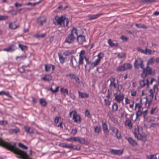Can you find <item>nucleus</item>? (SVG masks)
Returning <instances> with one entry per match:
<instances>
[{"label": "nucleus", "mask_w": 159, "mask_h": 159, "mask_svg": "<svg viewBox=\"0 0 159 159\" xmlns=\"http://www.w3.org/2000/svg\"><path fill=\"white\" fill-rule=\"evenodd\" d=\"M157 154L151 155L148 157V159H157Z\"/></svg>", "instance_id": "603ef678"}, {"label": "nucleus", "mask_w": 159, "mask_h": 159, "mask_svg": "<svg viewBox=\"0 0 159 159\" xmlns=\"http://www.w3.org/2000/svg\"><path fill=\"white\" fill-rule=\"evenodd\" d=\"M137 49L138 51L143 53H147V49L146 48L145 50H143L141 48H138Z\"/></svg>", "instance_id": "c03bdc74"}, {"label": "nucleus", "mask_w": 159, "mask_h": 159, "mask_svg": "<svg viewBox=\"0 0 159 159\" xmlns=\"http://www.w3.org/2000/svg\"><path fill=\"white\" fill-rule=\"evenodd\" d=\"M85 57H79V65H82L83 64V60Z\"/></svg>", "instance_id": "de8ad7c7"}, {"label": "nucleus", "mask_w": 159, "mask_h": 159, "mask_svg": "<svg viewBox=\"0 0 159 159\" xmlns=\"http://www.w3.org/2000/svg\"><path fill=\"white\" fill-rule=\"evenodd\" d=\"M24 129L27 133L31 134L34 132V130L32 128L30 127L25 126Z\"/></svg>", "instance_id": "393cba45"}, {"label": "nucleus", "mask_w": 159, "mask_h": 159, "mask_svg": "<svg viewBox=\"0 0 159 159\" xmlns=\"http://www.w3.org/2000/svg\"><path fill=\"white\" fill-rule=\"evenodd\" d=\"M153 92L157 94L158 92V88L157 85H154L153 87Z\"/></svg>", "instance_id": "79ce46f5"}, {"label": "nucleus", "mask_w": 159, "mask_h": 159, "mask_svg": "<svg viewBox=\"0 0 159 159\" xmlns=\"http://www.w3.org/2000/svg\"><path fill=\"white\" fill-rule=\"evenodd\" d=\"M118 106L116 103H114L112 106V110L113 111L116 112L118 110Z\"/></svg>", "instance_id": "7c9ffc66"}, {"label": "nucleus", "mask_w": 159, "mask_h": 159, "mask_svg": "<svg viewBox=\"0 0 159 159\" xmlns=\"http://www.w3.org/2000/svg\"><path fill=\"white\" fill-rule=\"evenodd\" d=\"M114 96L115 97V100L119 103L123 100L124 98V94L121 93H120L118 95L116 93H115Z\"/></svg>", "instance_id": "0eeeda50"}, {"label": "nucleus", "mask_w": 159, "mask_h": 159, "mask_svg": "<svg viewBox=\"0 0 159 159\" xmlns=\"http://www.w3.org/2000/svg\"><path fill=\"white\" fill-rule=\"evenodd\" d=\"M76 35H78L77 30L73 27L70 33L66 37L64 42L69 44L72 43L75 39Z\"/></svg>", "instance_id": "f257e3e1"}, {"label": "nucleus", "mask_w": 159, "mask_h": 159, "mask_svg": "<svg viewBox=\"0 0 159 159\" xmlns=\"http://www.w3.org/2000/svg\"><path fill=\"white\" fill-rule=\"evenodd\" d=\"M44 67L45 70L46 72L49 71L51 68H52V70H54L55 69V66L52 65H44Z\"/></svg>", "instance_id": "dca6fc26"}, {"label": "nucleus", "mask_w": 159, "mask_h": 159, "mask_svg": "<svg viewBox=\"0 0 159 159\" xmlns=\"http://www.w3.org/2000/svg\"><path fill=\"white\" fill-rule=\"evenodd\" d=\"M58 56L60 62L61 63H63L65 61V58L64 57L62 56L61 54H59Z\"/></svg>", "instance_id": "473e14b6"}, {"label": "nucleus", "mask_w": 159, "mask_h": 159, "mask_svg": "<svg viewBox=\"0 0 159 159\" xmlns=\"http://www.w3.org/2000/svg\"><path fill=\"white\" fill-rule=\"evenodd\" d=\"M135 26L138 28L143 29H147V28L146 26L142 24H136Z\"/></svg>", "instance_id": "c9c22d12"}, {"label": "nucleus", "mask_w": 159, "mask_h": 159, "mask_svg": "<svg viewBox=\"0 0 159 159\" xmlns=\"http://www.w3.org/2000/svg\"><path fill=\"white\" fill-rule=\"evenodd\" d=\"M127 140L129 144L132 146H135L138 145L137 142L130 137L128 138Z\"/></svg>", "instance_id": "f3484780"}, {"label": "nucleus", "mask_w": 159, "mask_h": 159, "mask_svg": "<svg viewBox=\"0 0 159 159\" xmlns=\"http://www.w3.org/2000/svg\"><path fill=\"white\" fill-rule=\"evenodd\" d=\"M143 70V72L141 73V76L143 78L146 77L148 75H150L152 73V69L151 67L147 66L146 68L142 69Z\"/></svg>", "instance_id": "7ed1b4c3"}, {"label": "nucleus", "mask_w": 159, "mask_h": 159, "mask_svg": "<svg viewBox=\"0 0 159 159\" xmlns=\"http://www.w3.org/2000/svg\"><path fill=\"white\" fill-rule=\"evenodd\" d=\"M77 137H71L70 138L66 139V140L67 141H77Z\"/></svg>", "instance_id": "3c124183"}, {"label": "nucleus", "mask_w": 159, "mask_h": 159, "mask_svg": "<svg viewBox=\"0 0 159 159\" xmlns=\"http://www.w3.org/2000/svg\"><path fill=\"white\" fill-rule=\"evenodd\" d=\"M7 121L4 120H2L0 121V125L5 126L7 124Z\"/></svg>", "instance_id": "6e6d98bb"}, {"label": "nucleus", "mask_w": 159, "mask_h": 159, "mask_svg": "<svg viewBox=\"0 0 159 159\" xmlns=\"http://www.w3.org/2000/svg\"><path fill=\"white\" fill-rule=\"evenodd\" d=\"M77 64V62L76 58L74 57H72L71 59V62L70 64H71V66L73 68H75V65Z\"/></svg>", "instance_id": "a878e982"}, {"label": "nucleus", "mask_w": 159, "mask_h": 159, "mask_svg": "<svg viewBox=\"0 0 159 159\" xmlns=\"http://www.w3.org/2000/svg\"><path fill=\"white\" fill-rule=\"evenodd\" d=\"M46 22V19L44 17H40L37 19V23L40 25H43V24Z\"/></svg>", "instance_id": "9b49d317"}, {"label": "nucleus", "mask_w": 159, "mask_h": 159, "mask_svg": "<svg viewBox=\"0 0 159 159\" xmlns=\"http://www.w3.org/2000/svg\"><path fill=\"white\" fill-rule=\"evenodd\" d=\"M0 95H5L7 97H11V96L10 95L9 92H5L4 91L0 92Z\"/></svg>", "instance_id": "72a5a7b5"}, {"label": "nucleus", "mask_w": 159, "mask_h": 159, "mask_svg": "<svg viewBox=\"0 0 159 159\" xmlns=\"http://www.w3.org/2000/svg\"><path fill=\"white\" fill-rule=\"evenodd\" d=\"M46 35V34H38L36 35L35 37L37 38H43Z\"/></svg>", "instance_id": "e2e57ef3"}, {"label": "nucleus", "mask_w": 159, "mask_h": 159, "mask_svg": "<svg viewBox=\"0 0 159 159\" xmlns=\"http://www.w3.org/2000/svg\"><path fill=\"white\" fill-rule=\"evenodd\" d=\"M78 92L79 97L81 98H86L89 97V95L85 92H80V91H79Z\"/></svg>", "instance_id": "2eb2a0df"}, {"label": "nucleus", "mask_w": 159, "mask_h": 159, "mask_svg": "<svg viewBox=\"0 0 159 159\" xmlns=\"http://www.w3.org/2000/svg\"><path fill=\"white\" fill-rule=\"evenodd\" d=\"M101 131L100 127L99 126H96L94 128V132L96 133L99 134Z\"/></svg>", "instance_id": "58836bf2"}, {"label": "nucleus", "mask_w": 159, "mask_h": 159, "mask_svg": "<svg viewBox=\"0 0 159 159\" xmlns=\"http://www.w3.org/2000/svg\"><path fill=\"white\" fill-rule=\"evenodd\" d=\"M153 91L152 89H151L149 91L150 94H149V96L151 97L152 98H153L154 96Z\"/></svg>", "instance_id": "5fc2aeb1"}, {"label": "nucleus", "mask_w": 159, "mask_h": 159, "mask_svg": "<svg viewBox=\"0 0 159 159\" xmlns=\"http://www.w3.org/2000/svg\"><path fill=\"white\" fill-rule=\"evenodd\" d=\"M66 76L70 77L71 79H74L75 75V74H67Z\"/></svg>", "instance_id": "69168bd1"}, {"label": "nucleus", "mask_w": 159, "mask_h": 159, "mask_svg": "<svg viewBox=\"0 0 159 159\" xmlns=\"http://www.w3.org/2000/svg\"><path fill=\"white\" fill-rule=\"evenodd\" d=\"M110 152L114 154L121 155L123 153V151L122 150H114L111 149L109 150Z\"/></svg>", "instance_id": "9d476101"}, {"label": "nucleus", "mask_w": 159, "mask_h": 159, "mask_svg": "<svg viewBox=\"0 0 159 159\" xmlns=\"http://www.w3.org/2000/svg\"><path fill=\"white\" fill-rule=\"evenodd\" d=\"M18 145L19 147L23 149H28V148L27 147L25 146L23 144L21 143H19Z\"/></svg>", "instance_id": "09e8293b"}, {"label": "nucleus", "mask_w": 159, "mask_h": 159, "mask_svg": "<svg viewBox=\"0 0 159 159\" xmlns=\"http://www.w3.org/2000/svg\"><path fill=\"white\" fill-rule=\"evenodd\" d=\"M103 14L101 13L96 15H89L88 16V19L89 20H91L93 19H95L98 18L99 16Z\"/></svg>", "instance_id": "aec40b11"}, {"label": "nucleus", "mask_w": 159, "mask_h": 159, "mask_svg": "<svg viewBox=\"0 0 159 159\" xmlns=\"http://www.w3.org/2000/svg\"><path fill=\"white\" fill-rule=\"evenodd\" d=\"M154 62V58L153 57L149 59L148 63H147V66H148L149 64H151L153 63Z\"/></svg>", "instance_id": "a19ab883"}, {"label": "nucleus", "mask_w": 159, "mask_h": 159, "mask_svg": "<svg viewBox=\"0 0 159 159\" xmlns=\"http://www.w3.org/2000/svg\"><path fill=\"white\" fill-rule=\"evenodd\" d=\"M9 131L10 134H16L17 133L19 132H20V130L16 128L15 129H10L9 130Z\"/></svg>", "instance_id": "c756f323"}, {"label": "nucleus", "mask_w": 159, "mask_h": 159, "mask_svg": "<svg viewBox=\"0 0 159 159\" xmlns=\"http://www.w3.org/2000/svg\"><path fill=\"white\" fill-rule=\"evenodd\" d=\"M136 117L137 118L139 116H142V112L140 110H139L136 113Z\"/></svg>", "instance_id": "680f3d73"}, {"label": "nucleus", "mask_w": 159, "mask_h": 159, "mask_svg": "<svg viewBox=\"0 0 159 159\" xmlns=\"http://www.w3.org/2000/svg\"><path fill=\"white\" fill-rule=\"evenodd\" d=\"M115 134L116 137L118 139H120L121 138V134L119 132L118 130H116V132Z\"/></svg>", "instance_id": "49530a36"}, {"label": "nucleus", "mask_w": 159, "mask_h": 159, "mask_svg": "<svg viewBox=\"0 0 159 159\" xmlns=\"http://www.w3.org/2000/svg\"><path fill=\"white\" fill-rule=\"evenodd\" d=\"M140 84L142 87H143L146 85L148 86L149 83L148 81V79H146V80L144 79L140 81Z\"/></svg>", "instance_id": "ddd939ff"}, {"label": "nucleus", "mask_w": 159, "mask_h": 159, "mask_svg": "<svg viewBox=\"0 0 159 159\" xmlns=\"http://www.w3.org/2000/svg\"><path fill=\"white\" fill-rule=\"evenodd\" d=\"M41 0H39V1H38V2H34V3L29 2L28 3H26V4L27 5H28V6L31 5V6H35L36 5L39 4L40 2H41Z\"/></svg>", "instance_id": "e433bc0d"}, {"label": "nucleus", "mask_w": 159, "mask_h": 159, "mask_svg": "<svg viewBox=\"0 0 159 159\" xmlns=\"http://www.w3.org/2000/svg\"><path fill=\"white\" fill-rule=\"evenodd\" d=\"M9 27L11 29H15L18 27V26L16 24V22L9 24Z\"/></svg>", "instance_id": "b1692460"}, {"label": "nucleus", "mask_w": 159, "mask_h": 159, "mask_svg": "<svg viewBox=\"0 0 159 159\" xmlns=\"http://www.w3.org/2000/svg\"><path fill=\"white\" fill-rule=\"evenodd\" d=\"M73 115L72 119L76 123H80L81 122V119L80 116L77 115V112L75 111H73L70 113V116L71 117L72 115Z\"/></svg>", "instance_id": "39448f33"}, {"label": "nucleus", "mask_w": 159, "mask_h": 159, "mask_svg": "<svg viewBox=\"0 0 159 159\" xmlns=\"http://www.w3.org/2000/svg\"><path fill=\"white\" fill-rule=\"evenodd\" d=\"M152 2V0H141L140 1L141 3L144 4L145 3H149Z\"/></svg>", "instance_id": "864d4df0"}, {"label": "nucleus", "mask_w": 159, "mask_h": 159, "mask_svg": "<svg viewBox=\"0 0 159 159\" xmlns=\"http://www.w3.org/2000/svg\"><path fill=\"white\" fill-rule=\"evenodd\" d=\"M125 126H127L129 128L131 129L132 128L133 126V124L132 122L129 119H127L125 122Z\"/></svg>", "instance_id": "6ab92c4d"}, {"label": "nucleus", "mask_w": 159, "mask_h": 159, "mask_svg": "<svg viewBox=\"0 0 159 159\" xmlns=\"http://www.w3.org/2000/svg\"><path fill=\"white\" fill-rule=\"evenodd\" d=\"M136 132L138 134H140L143 132V128L142 127L137 126L135 128Z\"/></svg>", "instance_id": "bb28decb"}, {"label": "nucleus", "mask_w": 159, "mask_h": 159, "mask_svg": "<svg viewBox=\"0 0 159 159\" xmlns=\"http://www.w3.org/2000/svg\"><path fill=\"white\" fill-rule=\"evenodd\" d=\"M60 91L61 92L64 93H65L67 95L68 94V91L67 89H65L63 88H62L60 89Z\"/></svg>", "instance_id": "4c0bfd02"}, {"label": "nucleus", "mask_w": 159, "mask_h": 159, "mask_svg": "<svg viewBox=\"0 0 159 159\" xmlns=\"http://www.w3.org/2000/svg\"><path fill=\"white\" fill-rule=\"evenodd\" d=\"M108 43L109 45L111 47H116L118 45L117 43H113L111 39H109L108 41Z\"/></svg>", "instance_id": "c85d7f7f"}, {"label": "nucleus", "mask_w": 159, "mask_h": 159, "mask_svg": "<svg viewBox=\"0 0 159 159\" xmlns=\"http://www.w3.org/2000/svg\"><path fill=\"white\" fill-rule=\"evenodd\" d=\"M134 134L135 137L139 140H141L146 136L145 134L143 132L139 135L136 133H134Z\"/></svg>", "instance_id": "f8f14e48"}, {"label": "nucleus", "mask_w": 159, "mask_h": 159, "mask_svg": "<svg viewBox=\"0 0 159 159\" xmlns=\"http://www.w3.org/2000/svg\"><path fill=\"white\" fill-rule=\"evenodd\" d=\"M77 129L76 128H75V129H73L71 130L70 134L72 135H74L77 133Z\"/></svg>", "instance_id": "13d9d810"}, {"label": "nucleus", "mask_w": 159, "mask_h": 159, "mask_svg": "<svg viewBox=\"0 0 159 159\" xmlns=\"http://www.w3.org/2000/svg\"><path fill=\"white\" fill-rule=\"evenodd\" d=\"M85 53V50L81 51L80 53V57H85V56H84Z\"/></svg>", "instance_id": "bf43d9fd"}, {"label": "nucleus", "mask_w": 159, "mask_h": 159, "mask_svg": "<svg viewBox=\"0 0 159 159\" xmlns=\"http://www.w3.org/2000/svg\"><path fill=\"white\" fill-rule=\"evenodd\" d=\"M109 80L110 81V84L109 85L110 89L108 90H110L112 92L116 88V83H115V78L114 77L111 76Z\"/></svg>", "instance_id": "423d86ee"}, {"label": "nucleus", "mask_w": 159, "mask_h": 159, "mask_svg": "<svg viewBox=\"0 0 159 159\" xmlns=\"http://www.w3.org/2000/svg\"><path fill=\"white\" fill-rule=\"evenodd\" d=\"M132 68V66L130 64L125 63L117 67L116 69V70L117 72L124 71L131 69Z\"/></svg>", "instance_id": "f03ea898"}, {"label": "nucleus", "mask_w": 159, "mask_h": 159, "mask_svg": "<svg viewBox=\"0 0 159 159\" xmlns=\"http://www.w3.org/2000/svg\"><path fill=\"white\" fill-rule=\"evenodd\" d=\"M85 115L89 118H90L91 117V116L90 113L87 110H86L85 111Z\"/></svg>", "instance_id": "338daca9"}, {"label": "nucleus", "mask_w": 159, "mask_h": 159, "mask_svg": "<svg viewBox=\"0 0 159 159\" xmlns=\"http://www.w3.org/2000/svg\"><path fill=\"white\" fill-rule=\"evenodd\" d=\"M117 57L120 58H124L125 57V53L121 52L119 53L117 55Z\"/></svg>", "instance_id": "8fccbe9b"}, {"label": "nucleus", "mask_w": 159, "mask_h": 159, "mask_svg": "<svg viewBox=\"0 0 159 159\" xmlns=\"http://www.w3.org/2000/svg\"><path fill=\"white\" fill-rule=\"evenodd\" d=\"M74 52V51L73 50H66L63 53V54L66 56H68L73 54Z\"/></svg>", "instance_id": "cd10ccee"}, {"label": "nucleus", "mask_w": 159, "mask_h": 159, "mask_svg": "<svg viewBox=\"0 0 159 159\" xmlns=\"http://www.w3.org/2000/svg\"><path fill=\"white\" fill-rule=\"evenodd\" d=\"M143 60L142 59L138 57L134 62V66L135 68L139 69V67L142 69L144 68V64H143Z\"/></svg>", "instance_id": "20e7f679"}, {"label": "nucleus", "mask_w": 159, "mask_h": 159, "mask_svg": "<svg viewBox=\"0 0 159 159\" xmlns=\"http://www.w3.org/2000/svg\"><path fill=\"white\" fill-rule=\"evenodd\" d=\"M143 100L144 101V102L145 103V105H146L147 104V102H148L147 98H144L143 99H140V102L141 104H143V103H142V100Z\"/></svg>", "instance_id": "0e129e2a"}, {"label": "nucleus", "mask_w": 159, "mask_h": 159, "mask_svg": "<svg viewBox=\"0 0 159 159\" xmlns=\"http://www.w3.org/2000/svg\"><path fill=\"white\" fill-rule=\"evenodd\" d=\"M104 101L105 102V105L109 106L111 104V102L110 101L107 100L106 99H104Z\"/></svg>", "instance_id": "052dcab7"}, {"label": "nucleus", "mask_w": 159, "mask_h": 159, "mask_svg": "<svg viewBox=\"0 0 159 159\" xmlns=\"http://www.w3.org/2000/svg\"><path fill=\"white\" fill-rule=\"evenodd\" d=\"M98 58L97 59L100 61L101 59L104 56L103 53L102 52L99 53L97 56Z\"/></svg>", "instance_id": "37998d69"}, {"label": "nucleus", "mask_w": 159, "mask_h": 159, "mask_svg": "<svg viewBox=\"0 0 159 159\" xmlns=\"http://www.w3.org/2000/svg\"><path fill=\"white\" fill-rule=\"evenodd\" d=\"M77 36V40L78 43L80 44H82L84 42L86 41L85 37L81 35H76Z\"/></svg>", "instance_id": "6e6552de"}, {"label": "nucleus", "mask_w": 159, "mask_h": 159, "mask_svg": "<svg viewBox=\"0 0 159 159\" xmlns=\"http://www.w3.org/2000/svg\"><path fill=\"white\" fill-rule=\"evenodd\" d=\"M15 49V46L14 45H11L8 48L3 49V50L8 52H11L14 51Z\"/></svg>", "instance_id": "4468645a"}, {"label": "nucleus", "mask_w": 159, "mask_h": 159, "mask_svg": "<svg viewBox=\"0 0 159 159\" xmlns=\"http://www.w3.org/2000/svg\"><path fill=\"white\" fill-rule=\"evenodd\" d=\"M102 126L104 132L105 133H108L109 131L108 130L107 125L106 123L102 121Z\"/></svg>", "instance_id": "a211bd4d"}, {"label": "nucleus", "mask_w": 159, "mask_h": 159, "mask_svg": "<svg viewBox=\"0 0 159 159\" xmlns=\"http://www.w3.org/2000/svg\"><path fill=\"white\" fill-rule=\"evenodd\" d=\"M68 19L67 18L63 17L62 21V25L61 26H66L68 25Z\"/></svg>", "instance_id": "412c9836"}, {"label": "nucleus", "mask_w": 159, "mask_h": 159, "mask_svg": "<svg viewBox=\"0 0 159 159\" xmlns=\"http://www.w3.org/2000/svg\"><path fill=\"white\" fill-rule=\"evenodd\" d=\"M8 18V16L6 15L0 16V21L5 20Z\"/></svg>", "instance_id": "a18cd8bd"}, {"label": "nucleus", "mask_w": 159, "mask_h": 159, "mask_svg": "<svg viewBox=\"0 0 159 159\" xmlns=\"http://www.w3.org/2000/svg\"><path fill=\"white\" fill-rule=\"evenodd\" d=\"M42 79L45 81H49L52 80V77L50 75H47L42 77Z\"/></svg>", "instance_id": "4be33fe9"}, {"label": "nucleus", "mask_w": 159, "mask_h": 159, "mask_svg": "<svg viewBox=\"0 0 159 159\" xmlns=\"http://www.w3.org/2000/svg\"><path fill=\"white\" fill-rule=\"evenodd\" d=\"M77 141H78L81 144H84L85 143V139L82 138H80L78 137H77Z\"/></svg>", "instance_id": "f704fd0d"}, {"label": "nucleus", "mask_w": 159, "mask_h": 159, "mask_svg": "<svg viewBox=\"0 0 159 159\" xmlns=\"http://www.w3.org/2000/svg\"><path fill=\"white\" fill-rule=\"evenodd\" d=\"M59 87H57L55 89V90L53 89L52 87H51V88L50 89V90L53 93H56L58 91V89H59Z\"/></svg>", "instance_id": "4d7b16f0"}, {"label": "nucleus", "mask_w": 159, "mask_h": 159, "mask_svg": "<svg viewBox=\"0 0 159 159\" xmlns=\"http://www.w3.org/2000/svg\"><path fill=\"white\" fill-rule=\"evenodd\" d=\"M18 46L19 48H20L22 51H24L27 49L28 48L26 46L24 45L20 44H19Z\"/></svg>", "instance_id": "2f4dec72"}, {"label": "nucleus", "mask_w": 159, "mask_h": 159, "mask_svg": "<svg viewBox=\"0 0 159 159\" xmlns=\"http://www.w3.org/2000/svg\"><path fill=\"white\" fill-rule=\"evenodd\" d=\"M155 120V118L154 117H150L149 120V121L150 123L152 124V123H154V121Z\"/></svg>", "instance_id": "774afa93"}, {"label": "nucleus", "mask_w": 159, "mask_h": 159, "mask_svg": "<svg viewBox=\"0 0 159 159\" xmlns=\"http://www.w3.org/2000/svg\"><path fill=\"white\" fill-rule=\"evenodd\" d=\"M100 61L98 59H96L94 62L92 63L91 64V65L90 67V69H91V68H93L97 66L98 64H99Z\"/></svg>", "instance_id": "5701e85b"}, {"label": "nucleus", "mask_w": 159, "mask_h": 159, "mask_svg": "<svg viewBox=\"0 0 159 159\" xmlns=\"http://www.w3.org/2000/svg\"><path fill=\"white\" fill-rule=\"evenodd\" d=\"M63 17H59L58 16H56L55 18V20H54L53 23L55 25H59L61 26L62 25V23Z\"/></svg>", "instance_id": "1a4fd4ad"}, {"label": "nucleus", "mask_w": 159, "mask_h": 159, "mask_svg": "<svg viewBox=\"0 0 159 159\" xmlns=\"http://www.w3.org/2000/svg\"><path fill=\"white\" fill-rule=\"evenodd\" d=\"M40 103L41 105L43 106H45L47 104L45 100L43 98L40 99Z\"/></svg>", "instance_id": "ea45409f"}]
</instances>
